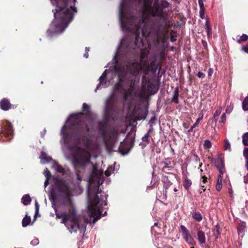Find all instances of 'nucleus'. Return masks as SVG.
<instances>
[{
    "instance_id": "f257e3e1",
    "label": "nucleus",
    "mask_w": 248,
    "mask_h": 248,
    "mask_svg": "<svg viewBox=\"0 0 248 248\" xmlns=\"http://www.w3.org/2000/svg\"><path fill=\"white\" fill-rule=\"evenodd\" d=\"M139 1V0H121L119 5V21L122 28L125 31H129L135 35V43L140 38V32L144 37H148L151 34V29L147 27V23L151 20V17H158L162 19L164 18V9L169 6L166 0H163L161 3L155 2L153 6L145 5L142 11V16H137L131 15L125 11V8L128 4Z\"/></svg>"
},
{
    "instance_id": "f03ea898",
    "label": "nucleus",
    "mask_w": 248,
    "mask_h": 248,
    "mask_svg": "<svg viewBox=\"0 0 248 248\" xmlns=\"http://www.w3.org/2000/svg\"><path fill=\"white\" fill-rule=\"evenodd\" d=\"M56 8L53 10L54 19L51 24V28L53 29L51 31L50 29L47 31L48 35L53 32L61 33L64 27L67 26L73 19V12H77L76 8L74 6L68 5V0H51Z\"/></svg>"
},
{
    "instance_id": "7ed1b4c3",
    "label": "nucleus",
    "mask_w": 248,
    "mask_h": 248,
    "mask_svg": "<svg viewBox=\"0 0 248 248\" xmlns=\"http://www.w3.org/2000/svg\"><path fill=\"white\" fill-rule=\"evenodd\" d=\"M63 204L68 210V212H62L61 213L56 211V216L57 218H62L61 223L65 224L66 227L71 232H76L78 230L80 231L85 230L86 223H80L77 217L76 209L73 203L70 204L63 202Z\"/></svg>"
},
{
    "instance_id": "20e7f679",
    "label": "nucleus",
    "mask_w": 248,
    "mask_h": 248,
    "mask_svg": "<svg viewBox=\"0 0 248 248\" xmlns=\"http://www.w3.org/2000/svg\"><path fill=\"white\" fill-rule=\"evenodd\" d=\"M83 114V113L80 112L72 114L70 116L73 130L71 136L78 143L86 141L88 139V132L90 131L88 124L81 119Z\"/></svg>"
},
{
    "instance_id": "39448f33",
    "label": "nucleus",
    "mask_w": 248,
    "mask_h": 248,
    "mask_svg": "<svg viewBox=\"0 0 248 248\" xmlns=\"http://www.w3.org/2000/svg\"><path fill=\"white\" fill-rule=\"evenodd\" d=\"M52 181L56 190L63 198L64 202L70 204L73 203L71 198L73 190L68 182L59 176L54 177Z\"/></svg>"
},
{
    "instance_id": "423d86ee",
    "label": "nucleus",
    "mask_w": 248,
    "mask_h": 248,
    "mask_svg": "<svg viewBox=\"0 0 248 248\" xmlns=\"http://www.w3.org/2000/svg\"><path fill=\"white\" fill-rule=\"evenodd\" d=\"M91 156V154L89 151L77 146V151L73 155L72 164L76 169H85L90 163Z\"/></svg>"
},
{
    "instance_id": "0eeeda50",
    "label": "nucleus",
    "mask_w": 248,
    "mask_h": 248,
    "mask_svg": "<svg viewBox=\"0 0 248 248\" xmlns=\"http://www.w3.org/2000/svg\"><path fill=\"white\" fill-rule=\"evenodd\" d=\"M149 52L141 50L140 55V63L142 64V68L144 69V76L142 77V79L143 81L145 78V76L149 74L150 71L152 73L155 74L158 68L159 72L161 68V62H156V60L155 59L150 63L147 60H144L148 56Z\"/></svg>"
},
{
    "instance_id": "6e6552de",
    "label": "nucleus",
    "mask_w": 248,
    "mask_h": 248,
    "mask_svg": "<svg viewBox=\"0 0 248 248\" xmlns=\"http://www.w3.org/2000/svg\"><path fill=\"white\" fill-rule=\"evenodd\" d=\"M119 82L115 84V89L116 91L120 93L125 92V89L122 85L123 83L127 84L130 90H132L135 86V79L130 77H128L127 72L123 71L118 75Z\"/></svg>"
},
{
    "instance_id": "1a4fd4ad",
    "label": "nucleus",
    "mask_w": 248,
    "mask_h": 248,
    "mask_svg": "<svg viewBox=\"0 0 248 248\" xmlns=\"http://www.w3.org/2000/svg\"><path fill=\"white\" fill-rule=\"evenodd\" d=\"M14 130L12 124L8 121H6L2 124L0 134L2 137H4L3 141H10L13 138Z\"/></svg>"
},
{
    "instance_id": "9d476101",
    "label": "nucleus",
    "mask_w": 248,
    "mask_h": 248,
    "mask_svg": "<svg viewBox=\"0 0 248 248\" xmlns=\"http://www.w3.org/2000/svg\"><path fill=\"white\" fill-rule=\"evenodd\" d=\"M127 69L131 76L134 77V78L139 75L141 71L144 74V69L142 68V64L138 62L136 60L129 62L127 65Z\"/></svg>"
},
{
    "instance_id": "9b49d317",
    "label": "nucleus",
    "mask_w": 248,
    "mask_h": 248,
    "mask_svg": "<svg viewBox=\"0 0 248 248\" xmlns=\"http://www.w3.org/2000/svg\"><path fill=\"white\" fill-rule=\"evenodd\" d=\"M88 210L90 213L91 217L93 218V223L100 218L101 212L99 210L98 206H88Z\"/></svg>"
},
{
    "instance_id": "f8f14e48",
    "label": "nucleus",
    "mask_w": 248,
    "mask_h": 248,
    "mask_svg": "<svg viewBox=\"0 0 248 248\" xmlns=\"http://www.w3.org/2000/svg\"><path fill=\"white\" fill-rule=\"evenodd\" d=\"M142 81H143L142 80ZM147 82H148L147 84L148 91L150 92L151 95H154L157 92L158 88L154 84L150 83L149 80L147 81L146 78L144 79L143 82H142V89L146 88L145 86Z\"/></svg>"
},
{
    "instance_id": "ddd939ff",
    "label": "nucleus",
    "mask_w": 248,
    "mask_h": 248,
    "mask_svg": "<svg viewBox=\"0 0 248 248\" xmlns=\"http://www.w3.org/2000/svg\"><path fill=\"white\" fill-rule=\"evenodd\" d=\"M153 128H150L147 133L142 138V141L140 143V145L142 148H145L150 142L151 134L153 131Z\"/></svg>"
},
{
    "instance_id": "4468645a",
    "label": "nucleus",
    "mask_w": 248,
    "mask_h": 248,
    "mask_svg": "<svg viewBox=\"0 0 248 248\" xmlns=\"http://www.w3.org/2000/svg\"><path fill=\"white\" fill-rule=\"evenodd\" d=\"M98 131L102 138H104L107 135V127L108 122L106 121H101L98 122Z\"/></svg>"
},
{
    "instance_id": "2eb2a0df",
    "label": "nucleus",
    "mask_w": 248,
    "mask_h": 248,
    "mask_svg": "<svg viewBox=\"0 0 248 248\" xmlns=\"http://www.w3.org/2000/svg\"><path fill=\"white\" fill-rule=\"evenodd\" d=\"M102 139L107 150L110 151H111L114 146V141L111 136L109 135H107L105 137L102 138Z\"/></svg>"
},
{
    "instance_id": "dca6fc26",
    "label": "nucleus",
    "mask_w": 248,
    "mask_h": 248,
    "mask_svg": "<svg viewBox=\"0 0 248 248\" xmlns=\"http://www.w3.org/2000/svg\"><path fill=\"white\" fill-rule=\"evenodd\" d=\"M12 106L10 100L6 98H2L0 101V108L4 111H7L11 109Z\"/></svg>"
},
{
    "instance_id": "f3484780",
    "label": "nucleus",
    "mask_w": 248,
    "mask_h": 248,
    "mask_svg": "<svg viewBox=\"0 0 248 248\" xmlns=\"http://www.w3.org/2000/svg\"><path fill=\"white\" fill-rule=\"evenodd\" d=\"M215 166L217 168L219 171L218 175L222 176V175H223V174L226 171L224 160L220 158L219 160L216 162Z\"/></svg>"
},
{
    "instance_id": "a211bd4d",
    "label": "nucleus",
    "mask_w": 248,
    "mask_h": 248,
    "mask_svg": "<svg viewBox=\"0 0 248 248\" xmlns=\"http://www.w3.org/2000/svg\"><path fill=\"white\" fill-rule=\"evenodd\" d=\"M119 150L120 152L123 155L128 153L130 150L128 145L124 141L121 142Z\"/></svg>"
},
{
    "instance_id": "6ab92c4d",
    "label": "nucleus",
    "mask_w": 248,
    "mask_h": 248,
    "mask_svg": "<svg viewBox=\"0 0 248 248\" xmlns=\"http://www.w3.org/2000/svg\"><path fill=\"white\" fill-rule=\"evenodd\" d=\"M183 238L190 245L194 246L195 244V242H194V239L191 236L189 232L184 234L183 235Z\"/></svg>"
},
{
    "instance_id": "aec40b11",
    "label": "nucleus",
    "mask_w": 248,
    "mask_h": 248,
    "mask_svg": "<svg viewBox=\"0 0 248 248\" xmlns=\"http://www.w3.org/2000/svg\"><path fill=\"white\" fill-rule=\"evenodd\" d=\"M205 29L206 31L207 32V35L208 38H210L212 36V27L210 25L209 18L207 17L206 18V22H205Z\"/></svg>"
},
{
    "instance_id": "412c9836",
    "label": "nucleus",
    "mask_w": 248,
    "mask_h": 248,
    "mask_svg": "<svg viewBox=\"0 0 248 248\" xmlns=\"http://www.w3.org/2000/svg\"><path fill=\"white\" fill-rule=\"evenodd\" d=\"M179 96V88L176 87L175 88L174 91L173 92V96H172L171 101L173 103H174L175 104H178L179 103V99H178Z\"/></svg>"
},
{
    "instance_id": "4be33fe9",
    "label": "nucleus",
    "mask_w": 248,
    "mask_h": 248,
    "mask_svg": "<svg viewBox=\"0 0 248 248\" xmlns=\"http://www.w3.org/2000/svg\"><path fill=\"white\" fill-rule=\"evenodd\" d=\"M163 182H164V188L165 189V190L164 192V194L165 196V198H166L167 190L168 189L169 187L172 185V183L169 180L168 177H165V180H164Z\"/></svg>"
},
{
    "instance_id": "5701e85b",
    "label": "nucleus",
    "mask_w": 248,
    "mask_h": 248,
    "mask_svg": "<svg viewBox=\"0 0 248 248\" xmlns=\"http://www.w3.org/2000/svg\"><path fill=\"white\" fill-rule=\"evenodd\" d=\"M198 240L201 244L205 242V236L204 232L202 231H199L197 233Z\"/></svg>"
},
{
    "instance_id": "b1692460",
    "label": "nucleus",
    "mask_w": 248,
    "mask_h": 248,
    "mask_svg": "<svg viewBox=\"0 0 248 248\" xmlns=\"http://www.w3.org/2000/svg\"><path fill=\"white\" fill-rule=\"evenodd\" d=\"M200 116L197 119L196 122L193 124L190 128L188 130L187 132L190 133L193 131V129L197 126L199 124V122L203 119V114L202 113L200 114Z\"/></svg>"
},
{
    "instance_id": "393cba45",
    "label": "nucleus",
    "mask_w": 248,
    "mask_h": 248,
    "mask_svg": "<svg viewBox=\"0 0 248 248\" xmlns=\"http://www.w3.org/2000/svg\"><path fill=\"white\" fill-rule=\"evenodd\" d=\"M192 216L198 222H200L202 220V216L199 211H195L192 213Z\"/></svg>"
},
{
    "instance_id": "a878e982",
    "label": "nucleus",
    "mask_w": 248,
    "mask_h": 248,
    "mask_svg": "<svg viewBox=\"0 0 248 248\" xmlns=\"http://www.w3.org/2000/svg\"><path fill=\"white\" fill-rule=\"evenodd\" d=\"M212 232H213V235L215 237V238H218L220 233L219 226L218 224L216 225L213 228Z\"/></svg>"
},
{
    "instance_id": "bb28decb",
    "label": "nucleus",
    "mask_w": 248,
    "mask_h": 248,
    "mask_svg": "<svg viewBox=\"0 0 248 248\" xmlns=\"http://www.w3.org/2000/svg\"><path fill=\"white\" fill-rule=\"evenodd\" d=\"M55 165L56 170L57 172L61 173L63 175H65L66 174V172L65 169L62 166L58 164L57 162H55Z\"/></svg>"
},
{
    "instance_id": "cd10ccee",
    "label": "nucleus",
    "mask_w": 248,
    "mask_h": 248,
    "mask_svg": "<svg viewBox=\"0 0 248 248\" xmlns=\"http://www.w3.org/2000/svg\"><path fill=\"white\" fill-rule=\"evenodd\" d=\"M222 176H220V175H218L216 188L217 191H219L222 187Z\"/></svg>"
},
{
    "instance_id": "c85d7f7f",
    "label": "nucleus",
    "mask_w": 248,
    "mask_h": 248,
    "mask_svg": "<svg viewBox=\"0 0 248 248\" xmlns=\"http://www.w3.org/2000/svg\"><path fill=\"white\" fill-rule=\"evenodd\" d=\"M31 221V218L30 216L26 215L22 220V225L23 227H26L29 225Z\"/></svg>"
},
{
    "instance_id": "c756f323",
    "label": "nucleus",
    "mask_w": 248,
    "mask_h": 248,
    "mask_svg": "<svg viewBox=\"0 0 248 248\" xmlns=\"http://www.w3.org/2000/svg\"><path fill=\"white\" fill-rule=\"evenodd\" d=\"M21 201L24 205H27L31 202V199L29 195H25L23 196Z\"/></svg>"
},
{
    "instance_id": "7c9ffc66",
    "label": "nucleus",
    "mask_w": 248,
    "mask_h": 248,
    "mask_svg": "<svg viewBox=\"0 0 248 248\" xmlns=\"http://www.w3.org/2000/svg\"><path fill=\"white\" fill-rule=\"evenodd\" d=\"M40 158L42 160L46 162H49L52 160V158L48 156L47 154L44 152H41Z\"/></svg>"
},
{
    "instance_id": "2f4dec72",
    "label": "nucleus",
    "mask_w": 248,
    "mask_h": 248,
    "mask_svg": "<svg viewBox=\"0 0 248 248\" xmlns=\"http://www.w3.org/2000/svg\"><path fill=\"white\" fill-rule=\"evenodd\" d=\"M100 202V200L99 198L98 195L96 194L93 199L92 205V206H98V204Z\"/></svg>"
},
{
    "instance_id": "473e14b6",
    "label": "nucleus",
    "mask_w": 248,
    "mask_h": 248,
    "mask_svg": "<svg viewBox=\"0 0 248 248\" xmlns=\"http://www.w3.org/2000/svg\"><path fill=\"white\" fill-rule=\"evenodd\" d=\"M192 185V182L190 180L188 179L187 177L185 178L183 182V186L184 188L188 190Z\"/></svg>"
},
{
    "instance_id": "72a5a7b5",
    "label": "nucleus",
    "mask_w": 248,
    "mask_h": 248,
    "mask_svg": "<svg viewBox=\"0 0 248 248\" xmlns=\"http://www.w3.org/2000/svg\"><path fill=\"white\" fill-rule=\"evenodd\" d=\"M99 81H100L99 83L97 85L95 91L99 89L101 86L104 87L106 86V82H107L106 78H101V77H100L99 78Z\"/></svg>"
},
{
    "instance_id": "f704fd0d",
    "label": "nucleus",
    "mask_w": 248,
    "mask_h": 248,
    "mask_svg": "<svg viewBox=\"0 0 248 248\" xmlns=\"http://www.w3.org/2000/svg\"><path fill=\"white\" fill-rule=\"evenodd\" d=\"M82 110L86 114H89L90 112V106L86 103H84L82 105Z\"/></svg>"
},
{
    "instance_id": "c9c22d12",
    "label": "nucleus",
    "mask_w": 248,
    "mask_h": 248,
    "mask_svg": "<svg viewBox=\"0 0 248 248\" xmlns=\"http://www.w3.org/2000/svg\"><path fill=\"white\" fill-rule=\"evenodd\" d=\"M248 39V36L247 34H243L242 36H240L237 40L238 43H241L243 42H245Z\"/></svg>"
},
{
    "instance_id": "e433bc0d",
    "label": "nucleus",
    "mask_w": 248,
    "mask_h": 248,
    "mask_svg": "<svg viewBox=\"0 0 248 248\" xmlns=\"http://www.w3.org/2000/svg\"><path fill=\"white\" fill-rule=\"evenodd\" d=\"M66 128V126L64 125L62 127V134L63 138L65 140H68L70 139V136L68 133L64 131L65 129Z\"/></svg>"
},
{
    "instance_id": "4c0bfd02",
    "label": "nucleus",
    "mask_w": 248,
    "mask_h": 248,
    "mask_svg": "<svg viewBox=\"0 0 248 248\" xmlns=\"http://www.w3.org/2000/svg\"><path fill=\"white\" fill-rule=\"evenodd\" d=\"M242 108L245 111L248 110V96L246 97L243 100L242 102Z\"/></svg>"
},
{
    "instance_id": "58836bf2",
    "label": "nucleus",
    "mask_w": 248,
    "mask_h": 248,
    "mask_svg": "<svg viewBox=\"0 0 248 248\" xmlns=\"http://www.w3.org/2000/svg\"><path fill=\"white\" fill-rule=\"evenodd\" d=\"M242 142L244 145L248 146V132L245 133L242 136Z\"/></svg>"
},
{
    "instance_id": "ea45409f",
    "label": "nucleus",
    "mask_w": 248,
    "mask_h": 248,
    "mask_svg": "<svg viewBox=\"0 0 248 248\" xmlns=\"http://www.w3.org/2000/svg\"><path fill=\"white\" fill-rule=\"evenodd\" d=\"M223 147H224V149L225 150H231V145H230V143L229 142V141L227 140H225L224 141V143H223Z\"/></svg>"
},
{
    "instance_id": "a19ab883",
    "label": "nucleus",
    "mask_w": 248,
    "mask_h": 248,
    "mask_svg": "<svg viewBox=\"0 0 248 248\" xmlns=\"http://www.w3.org/2000/svg\"><path fill=\"white\" fill-rule=\"evenodd\" d=\"M212 146L211 142L210 140H206L204 141L203 147L204 149H207L211 148Z\"/></svg>"
},
{
    "instance_id": "79ce46f5",
    "label": "nucleus",
    "mask_w": 248,
    "mask_h": 248,
    "mask_svg": "<svg viewBox=\"0 0 248 248\" xmlns=\"http://www.w3.org/2000/svg\"><path fill=\"white\" fill-rule=\"evenodd\" d=\"M35 215H34V218H35V217L38 214L39 210V205L37 201L35 202Z\"/></svg>"
},
{
    "instance_id": "37998d69",
    "label": "nucleus",
    "mask_w": 248,
    "mask_h": 248,
    "mask_svg": "<svg viewBox=\"0 0 248 248\" xmlns=\"http://www.w3.org/2000/svg\"><path fill=\"white\" fill-rule=\"evenodd\" d=\"M180 228L181 229L182 235L186 233L189 232L188 230L187 229V228L184 225H181Z\"/></svg>"
},
{
    "instance_id": "c03bdc74",
    "label": "nucleus",
    "mask_w": 248,
    "mask_h": 248,
    "mask_svg": "<svg viewBox=\"0 0 248 248\" xmlns=\"http://www.w3.org/2000/svg\"><path fill=\"white\" fill-rule=\"evenodd\" d=\"M162 164H164V167L162 168V171H165V170L167 168H170L169 165L170 164V162H162Z\"/></svg>"
},
{
    "instance_id": "a18cd8bd",
    "label": "nucleus",
    "mask_w": 248,
    "mask_h": 248,
    "mask_svg": "<svg viewBox=\"0 0 248 248\" xmlns=\"http://www.w3.org/2000/svg\"><path fill=\"white\" fill-rule=\"evenodd\" d=\"M44 175L46 178H49L50 179L51 174L49 170H47V168H46V170L44 172Z\"/></svg>"
},
{
    "instance_id": "49530a36",
    "label": "nucleus",
    "mask_w": 248,
    "mask_h": 248,
    "mask_svg": "<svg viewBox=\"0 0 248 248\" xmlns=\"http://www.w3.org/2000/svg\"><path fill=\"white\" fill-rule=\"evenodd\" d=\"M204 14H205V8L204 9H200V16L201 18H204Z\"/></svg>"
},
{
    "instance_id": "de8ad7c7",
    "label": "nucleus",
    "mask_w": 248,
    "mask_h": 248,
    "mask_svg": "<svg viewBox=\"0 0 248 248\" xmlns=\"http://www.w3.org/2000/svg\"><path fill=\"white\" fill-rule=\"evenodd\" d=\"M226 121V115L225 113H223L221 117V120L219 121L220 123L225 124Z\"/></svg>"
},
{
    "instance_id": "09e8293b",
    "label": "nucleus",
    "mask_w": 248,
    "mask_h": 248,
    "mask_svg": "<svg viewBox=\"0 0 248 248\" xmlns=\"http://www.w3.org/2000/svg\"><path fill=\"white\" fill-rule=\"evenodd\" d=\"M245 226L243 225H239L238 227V233L243 232L244 231Z\"/></svg>"
},
{
    "instance_id": "8fccbe9b",
    "label": "nucleus",
    "mask_w": 248,
    "mask_h": 248,
    "mask_svg": "<svg viewBox=\"0 0 248 248\" xmlns=\"http://www.w3.org/2000/svg\"><path fill=\"white\" fill-rule=\"evenodd\" d=\"M221 112V109L220 108L217 109L214 113V117L215 118L216 117H218L220 114Z\"/></svg>"
},
{
    "instance_id": "3c124183",
    "label": "nucleus",
    "mask_w": 248,
    "mask_h": 248,
    "mask_svg": "<svg viewBox=\"0 0 248 248\" xmlns=\"http://www.w3.org/2000/svg\"><path fill=\"white\" fill-rule=\"evenodd\" d=\"M165 58V51L164 50H162L160 52V61L159 62H161L162 63V61L164 60Z\"/></svg>"
},
{
    "instance_id": "603ef678",
    "label": "nucleus",
    "mask_w": 248,
    "mask_h": 248,
    "mask_svg": "<svg viewBox=\"0 0 248 248\" xmlns=\"http://www.w3.org/2000/svg\"><path fill=\"white\" fill-rule=\"evenodd\" d=\"M243 155L246 159V160H248V148H245L244 150Z\"/></svg>"
},
{
    "instance_id": "864d4df0",
    "label": "nucleus",
    "mask_w": 248,
    "mask_h": 248,
    "mask_svg": "<svg viewBox=\"0 0 248 248\" xmlns=\"http://www.w3.org/2000/svg\"><path fill=\"white\" fill-rule=\"evenodd\" d=\"M155 117H153L150 120L149 122V124H150V128L153 127L152 125L154 123L155 121Z\"/></svg>"
},
{
    "instance_id": "5fc2aeb1",
    "label": "nucleus",
    "mask_w": 248,
    "mask_h": 248,
    "mask_svg": "<svg viewBox=\"0 0 248 248\" xmlns=\"http://www.w3.org/2000/svg\"><path fill=\"white\" fill-rule=\"evenodd\" d=\"M200 9H204V3L202 0H198Z\"/></svg>"
},
{
    "instance_id": "6e6d98bb",
    "label": "nucleus",
    "mask_w": 248,
    "mask_h": 248,
    "mask_svg": "<svg viewBox=\"0 0 248 248\" xmlns=\"http://www.w3.org/2000/svg\"><path fill=\"white\" fill-rule=\"evenodd\" d=\"M199 78H203L205 77V74L202 72H199L197 74Z\"/></svg>"
},
{
    "instance_id": "4d7b16f0",
    "label": "nucleus",
    "mask_w": 248,
    "mask_h": 248,
    "mask_svg": "<svg viewBox=\"0 0 248 248\" xmlns=\"http://www.w3.org/2000/svg\"><path fill=\"white\" fill-rule=\"evenodd\" d=\"M213 73V69L211 68H209V69L208 70V77L209 78L211 77V76L212 75Z\"/></svg>"
},
{
    "instance_id": "13d9d810",
    "label": "nucleus",
    "mask_w": 248,
    "mask_h": 248,
    "mask_svg": "<svg viewBox=\"0 0 248 248\" xmlns=\"http://www.w3.org/2000/svg\"><path fill=\"white\" fill-rule=\"evenodd\" d=\"M168 36L166 35V34H164L163 36V38L161 40V42L163 43H164L166 42L167 39H168Z\"/></svg>"
},
{
    "instance_id": "bf43d9fd",
    "label": "nucleus",
    "mask_w": 248,
    "mask_h": 248,
    "mask_svg": "<svg viewBox=\"0 0 248 248\" xmlns=\"http://www.w3.org/2000/svg\"><path fill=\"white\" fill-rule=\"evenodd\" d=\"M159 29H158L157 30V31H156V32H155V35L157 36V39H156V41L157 42V43H159L160 42V39L158 37V35H159Z\"/></svg>"
},
{
    "instance_id": "052dcab7",
    "label": "nucleus",
    "mask_w": 248,
    "mask_h": 248,
    "mask_svg": "<svg viewBox=\"0 0 248 248\" xmlns=\"http://www.w3.org/2000/svg\"><path fill=\"white\" fill-rule=\"evenodd\" d=\"M107 70H105L104 71V72L103 73V74L101 76V78H107Z\"/></svg>"
},
{
    "instance_id": "680f3d73",
    "label": "nucleus",
    "mask_w": 248,
    "mask_h": 248,
    "mask_svg": "<svg viewBox=\"0 0 248 248\" xmlns=\"http://www.w3.org/2000/svg\"><path fill=\"white\" fill-rule=\"evenodd\" d=\"M244 182L245 184L248 183V173L244 177Z\"/></svg>"
},
{
    "instance_id": "e2e57ef3",
    "label": "nucleus",
    "mask_w": 248,
    "mask_h": 248,
    "mask_svg": "<svg viewBox=\"0 0 248 248\" xmlns=\"http://www.w3.org/2000/svg\"><path fill=\"white\" fill-rule=\"evenodd\" d=\"M50 180L49 178H46L45 183H44V186L45 187H46L49 184V180Z\"/></svg>"
},
{
    "instance_id": "0e129e2a",
    "label": "nucleus",
    "mask_w": 248,
    "mask_h": 248,
    "mask_svg": "<svg viewBox=\"0 0 248 248\" xmlns=\"http://www.w3.org/2000/svg\"><path fill=\"white\" fill-rule=\"evenodd\" d=\"M242 50H243L245 52L248 53V45L245 46H243L242 47Z\"/></svg>"
},
{
    "instance_id": "69168bd1",
    "label": "nucleus",
    "mask_w": 248,
    "mask_h": 248,
    "mask_svg": "<svg viewBox=\"0 0 248 248\" xmlns=\"http://www.w3.org/2000/svg\"><path fill=\"white\" fill-rule=\"evenodd\" d=\"M202 183L203 184H205L207 182V177L205 175H203L202 177Z\"/></svg>"
},
{
    "instance_id": "338daca9",
    "label": "nucleus",
    "mask_w": 248,
    "mask_h": 248,
    "mask_svg": "<svg viewBox=\"0 0 248 248\" xmlns=\"http://www.w3.org/2000/svg\"><path fill=\"white\" fill-rule=\"evenodd\" d=\"M109 108V99H107L106 102V109H108Z\"/></svg>"
},
{
    "instance_id": "774afa93",
    "label": "nucleus",
    "mask_w": 248,
    "mask_h": 248,
    "mask_svg": "<svg viewBox=\"0 0 248 248\" xmlns=\"http://www.w3.org/2000/svg\"><path fill=\"white\" fill-rule=\"evenodd\" d=\"M105 174L107 176H109L111 175V173L109 170V168H108L107 170L105 171Z\"/></svg>"
}]
</instances>
